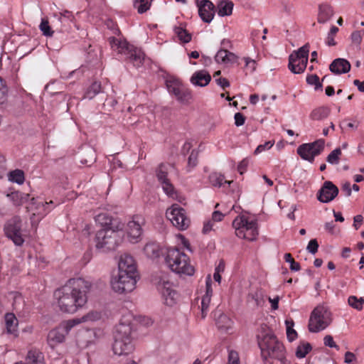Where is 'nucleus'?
<instances>
[{
	"mask_svg": "<svg viewBox=\"0 0 364 364\" xmlns=\"http://www.w3.org/2000/svg\"><path fill=\"white\" fill-rule=\"evenodd\" d=\"M90 287V282L84 278L70 279L65 285L54 292L60 310L64 313H75L87 303V294Z\"/></svg>",
	"mask_w": 364,
	"mask_h": 364,
	"instance_id": "obj_1",
	"label": "nucleus"
},
{
	"mask_svg": "<svg viewBox=\"0 0 364 364\" xmlns=\"http://www.w3.org/2000/svg\"><path fill=\"white\" fill-rule=\"evenodd\" d=\"M139 274L134 257L128 254H122L118 262V274L111 280L112 289L117 293L131 292L135 289Z\"/></svg>",
	"mask_w": 364,
	"mask_h": 364,
	"instance_id": "obj_2",
	"label": "nucleus"
},
{
	"mask_svg": "<svg viewBox=\"0 0 364 364\" xmlns=\"http://www.w3.org/2000/svg\"><path fill=\"white\" fill-rule=\"evenodd\" d=\"M108 42L114 53L124 58L134 67H139L143 64L145 56L144 52L141 49L129 44L125 38L112 36L108 38Z\"/></svg>",
	"mask_w": 364,
	"mask_h": 364,
	"instance_id": "obj_3",
	"label": "nucleus"
},
{
	"mask_svg": "<svg viewBox=\"0 0 364 364\" xmlns=\"http://www.w3.org/2000/svg\"><path fill=\"white\" fill-rule=\"evenodd\" d=\"M258 344L262 353L284 363L285 348L269 329H265L257 335Z\"/></svg>",
	"mask_w": 364,
	"mask_h": 364,
	"instance_id": "obj_4",
	"label": "nucleus"
},
{
	"mask_svg": "<svg viewBox=\"0 0 364 364\" xmlns=\"http://www.w3.org/2000/svg\"><path fill=\"white\" fill-rule=\"evenodd\" d=\"M132 328L129 323L121 321L114 332V341L112 350L114 354L122 355L132 353L134 346L132 337Z\"/></svg>",
	"mask_w": 364,
	"mask_h": 364,
	"instance_id": "obj_5",
	"label": "nucleus"
},
{
	"mask_svg": "<svg viewBox=\"0 0 364 364\" xmlns=\"http://www.w3.org/2000/svg\"><path fill=\"white\" fill-rule=\"evenodd\" d=\"M165 260L171 271L178 274L191 276L195 272L188 256L179 248L169 247L167 250Z\"/></svg>",
	"mask_w": 364,
	"mask_h": 364,
	"instance_id": "obj_6",
	"label": "nucleus"
},
{
	"mask_svg": "<svg viewBox=\"0 0 364 364\" xmlns=\"http://www.w3.org/2000/svg\"><path fill=\"white\" fill-rule=\"evenodd\" d=\"M235 235L249 241H254L258 235V226L256 220L245 215H239L232 222Z\"/></svg>",
	"mask_w": 364,
	"mask_h": 364,
	"instance_id": "obj_7",
	"label": "nucleus"
},
{
	"mask_svg": "<svg viewBox=\"0 0 364 364\" xmlns=\"http://www.w3.org/2000/svg\"><path fill=\"white\" fill-rule=\"evenodd\" d=\"M117 228H102L95 235V247L102 251L114 250L121 241V236Z\"/></svg>",
	"mask_w": 364,
	"mask_h": 364,
	"instance_id": "obj_8",
	"label": "nucleus"
},
{
	"mask_svg": "<svg viewBox=\"0 0 364 364\" xmlns=\"http://www.w3.org/2000/svg\"><path fill=\"white\" fill-rule=\"evenodd\" d=\"M331 314L324 306H316L311 314L309 330L317 333L324 330L331 322Z\"/></svg>",
	"mask_w": 364,
	"mask_h": 364,
	"instance_id": "obj_9",
	"label": "nucleus"
},
{
	"mask_svg": "<svg viewBox=\"0 0 364 364\" xmlns=\"http://www.w3.org/2000/svg\"><path fill=\"white\" fill-rule=\"evenodd\" d=\"M156 287L162 300L166 306H173L178 299V294L173 289V283L170 281L169 274L163 273L159 277Z\"/></svg>",
	"mask_w": 364,
	"mask_h": 364,
	"instance_id": "obj_10",
	"label": "nucleus"
},
{
	"mask_svg": "<svg viewBox=\"0 0 364 364\" xmlns=\"http://www.w3.org/2000/svg\"><path fill=\"white\" fill-rule=\"evenodd\" d=\"M168 92L182 104H189L193 95L191 90L179 79L170 77L166 80Z\"/></svg>",
	"mask_w": 364,
	"mask_h": 364,
	"instance_id": "obj_11",
	"label": "nucleus"
},
{
	"mask_svg": "<svg viewBox=\"0 0 364 364\" xmlns=\"http://www.w3.org/2000/svg\"><path fill=\"white\" fill-rule=\"evenodd\" d=\"M168 165L161 164L156 170V175L158 181L161 183L162 188L165 193L173 200L182 203L185 198L178 193L174 188L172 183L168 178Z\"/></svg>",
	"mask_w": 364,
	"mask_h": 364,
	"instance_id": "obj_12",
	"label": "nucleus"
},
{
	"mask_svg": "<svg viewBox=\"0 0 364 364\" xmlns=\"http://www.w3.org/2000/svg\"><path fill=\"white\" fill-rule=\"evenodd\" d=\"M309 52V46L306 43L289 55V68L292 73L299 74L305 70L308 62Z\"/></svg>",
	"mask_w": 364,
	"mask_h": 364,
	"instance_id": "obj_13",
	"label": "nucleus"
},
{
	"mask_svg": "<svg viewBox=\"0 0 364 364\" xmlns=\"http://www.w3.org/2000/svg\"><path fill=\"white\" fill-rule=\"evenodd\" d=\"M76 326L75 321L72 319L60 323L56 328L51 330L48 335V343L54 348L58 344L65 341L66 336L70 331Z\"/></svg>",
	"mask_w": 364,
	"mask_h": 364,
	"instance_id": "obj_14",
	"label": "nucleus"
},
{
	"mask_svg": "<svg viewBox=\"0 0 364 364\" xmlns=\"http://www.w3.org/2000/svg\"><path fill=\"white\" fill-rule=\"evenodd\" d=\"M166 215L173 225L180 230H186L191 224V220L187 216L186 210L177 204H173L168 208Z\"/></svg>",
	"mask_w": 364,
	"mask_h": 364,
	"instance_id": "obj_15",
	"label": "nucleus"
},
{
	"mask_svg": "<svg viewBox=\"0 0 364 364\" xmlns=\"http://www.w3.org/2000/svg\"><path fill=\"white\" fill-rule=\"evenodd\" d=\"M324 143L323 139H318L312 143L303 144L298 147L297 154L301 159L313 162L314 158L323 151Z\"/></svg>",
	"mask_w": 364,
	"mask_h": 364,
	"instance_id": "obj_16",
	"label": "nucleus"
},
{
	"mask_svg": "<svg viewBox=\"0 0 364 364\" xmlns=\"http://www.w3.org/2000/svg\"><path fill=\"white\" fill-rule=\"evenodd\" d=\"M21 223V219L18 216H15L7 222L4 228L6 235L18 246H21L24 242Z\"/></svg>",
	"mask_w": 364,
	"mask_h": 364,
	"instance_id": "obj_17",
	"label": "nucleus"
},
{
	"mask_svg": "<svg viewBox=\"0 0 364 364\" xmlns=\"http://www.w3.org/2000/svg\"><path fill=\"white\" fill-rule=\"evenodd\" d=\"M144 218L141 215H134L127 225V232L129 241L136 243L140 239L142 234L141 226L144 224Z\"/></svg>",
	"mask_w": 364,
	"mask_h": 364,
	"instance_id": "obj_18",
	"label": "nucleus"
},
{
	"mask_svg": "<svg viewBox=\"0 0 364 364\" xmlns=\"http://www.w3.org/2000/svg\"><path fill=\"white\" fill-rule=\"evenodd\" d=\"M198 15L204 23H210L215 14V6L210 0H195Z\"/></svg>",
	"mask_w": 364,
	"mask_h": 364,
	"instance_id": "obj_19",
	"label": "nucleus"
},
{
	"mask_svg": "<svg viewBox=\"0 0 364 364\" xmlns=\"http://www.w3.org/2000/svg\"><path fill=\"white\" fill-rule=\"evenodd\" d=\"M53 204V200H50L49 202H43L42 200H39L38 199L32 198L31 203L28 208L33 211V215H38L41 218H43L49 212H50V210L54 208Z\"/></svg>",
	"mask_w": 364,
	"mask_h": 364,
	"instance_id": "obj_20",
	"label": "nucleus"
},
{
	"mask_svg": "<svg viewBox=\"0 0 364 364\" xmlns=\"http://www.w3.org/2000/svg\"><path fill=\"white\" fill-rule=\"evenodd\" d=\"M338 193V188L331 181L324 182L318 195V199L322 203L333 200Z\"/></svg>",
	"mask_w": 364,
	"mask_h": 364,
	"instance_id": "obj_21",
	"label": "nucleus"
},
{
	"mask_svg": "<svg viewBox=\"0 0 364 364\" xmlns=\"http://www.w3.org/2000/svg\"><path fill=\"white\" fill-rule=\"evenodd\" d=\"M330 21H336V23H343L341 16L336 18L333 15L332 7L328 4H322L318 7V22L326 23Z\"/></svg>",
	"mask_w": 364,
	"mask_h": 364,
	"instance_id": "obj_22",
	"label": "nucleus"
},
{
	"mask_svg": "<svg viewBox=\"0 0 364 364\" xmlns=\"http://www.w3.org/2000/svg\"><path fill=\"white\" fill-rule=\"evenodd\" d=\"M96 223L101 225L103 228L122 229L123 225L117 218H112L106 213L97 215L95 218Z\"/></svg>",
	"mask_w": 364,
	"mask_h": 364,
	"instance_id": "obj_23",
	"label": "nucleus"
},
{
	"mask_svg": "<svg viewBox=\"0 0 364 364\" xmlns=\"http://www.w3.org/2000/svg\"><path fill=\"white\" fill-rule=\"evenodd\" d=\"M215 6V14L220 17H224L232 14L234 4L230 0H218Z\"/></svg>",
	"mask_w": 364,
	"mask_h": 364,
	"instance_id": "obj_24",
	"label": "nucleus"
},
{
	"mask_svg": "<svg viewBox=\"0 0 364 364\" xmlns=\"http://www.w3.org/2000/svg\"><path fill=\"white\" fill-rule=\"evenodd\" d=\"M211 80L210 75L205 70L195 72L191 77V82L196 86L205 87Z\"/></svg>",
	"mask_w": 364,
	"mask_h": 364,
	"instance_id": "obj_25",
	"label": "nucleus"
},
{
	"mask_svg": "<svg viewBox=\"0 0 364 364\" xmlns=\"http://www.w3.org/2000/svg\"><path fill=\"white\" fill-rule=\"evenodd\" d=\"M329 69L335 74L346 73L350 70V64L346 59L337 58L331 63Z\"/></svg>",
	"mask_w": 364,
	"mask_h": 364,
	"instance_id": "obj_26",
	"label": "nucleus"
},
{
	"mask_svg": "<svg viewBox=\"0 0 364 364\" xmlns=\"http://www.w3.org/2000/svg\"><path fill=\"white\" fill-rule=\"evenodd\" d=\"M238 57L235 53L228 51V49L219 50L215 56V60L218 63H235Z\"/></svg>",
	"mask_w": 364,
	"mask_h": 364,
	"instance_id": "obj_27",
	"label": "nucleus"
},
{
	"mask_svg": "<svg viewBox=\"0 0 364 364\" xmlns=\"http://www.w3.org/2000/svg\"><path fill=\"white\" fill-rule=\"evenodd\" d=\"M5 326L6 333L12 334L15 337L18 336V321L15 314L13 313H7L4 316Z\"/></svg>",
	"mask_w": 364,
	"mask_h": 364,
	"instance_id": "obj_28",
	"label": "nucleus"
},
{
	"mask_svg": "<svg viewBox=\"0 0 364 364\" xmlns=\"http://www.w3.org/2000/svg\"><path fill=\"white\" fill-rule=\"evenodd\" d=\"M6 196L15 206L23 205L29 198V194L19 191H12L7 193Z\"/></svg>",
	"mask_w": 364,
	"mask_h": 364,
	"instance_id": "obj_29",
	"label": "nucleus"
},
{
	"mask_svg": "<svg viewBox=\"0 0 364 364\" xmlns=\"http://www.w3.org/2000/svg\"><path fill=\"white\" fill-rule=\"evenodd\" d=\"M102 314L100 311H90L87 314L84 315L81 318H73L72 321H75L76 326L85 323V322H92L97 321L102 318Z\"/></svg>",
	"mask_w": 364,
	"mask_h": 364,
	"instance_id": "obj_30",
	"label": "nucleus"
},
{
	"mask_svg": "<svg viewBox=\"0 0 364 364\" xmlns=\"http://www.w3.org/2000/svg\"><path fill=\"white\" fill-rule=\"evenodd\" d=\"M44 357L41 352L38 350H30L26 357L27 364H44Z\"/></svg>",
	"mask_w": 364,
	"mask_h": 364,
	"instance_id": "obj_31",
	"label": "nucleus"
},
{
	"mask_svg": "<svg viewBox=\"0 0 364 364\" xmlns=\"http://www.w3.org/2000/svg\"><path fill=\"white\" fill-rule=\"evenodd\" d=\"M174 33L181 43H187L192 39V34L181 26L174 27Z\"/></svg>",
	"mask_w": 364,
	"mask_h": 364,
	"instance_id": "obj_32",
	"label": "nucleus"
},
{
	"mask_svg": "<svg viewBox=\"0 0 364 364\" xmlns=\"http://www.w3.org/2000/svg\"><path fill=\"white\" fill-rule=\"evenodd\" d=\"M330 114V109L327 107H319L314 109L310 114L313 120H322L326 119Z\"/></svg>",
	"mask_w": 364,
	"mask_h": 364,
	"instance_id": "obj_33",
	"label": "nucleus"
},
{
	"mask_svg": "<svg viewBox=\"0 0 364 364\" xmlns=\"http://www.w3.org/2000/svg\"><path fill=\"white\" fill-rule=\"evenodd\" d=\"M144 251L148 257L152 259L159 256V246L156 242L147 243L144 248Z\"/></svg>",
	"mask_w": 364,
	"mask_h": 364,
	"instance_id": "obj_34",
	"label": "nucleus"
},
{
	"mask_svg": "<svg viewBox=\"0 0 364 364\" xmlns=\"http://www.w3.org/2000/svg\"><path fill=\"white\" fill-rule=\"evenodd\" d=\"M232 324V320L225 314H221L216 321V325L220 330L228 331Z\"/></svg>",
	"mask_w": 364,
	"mask_h": 364,
	"instance_id": "obj_35",
	"label": "nucleus"
},
{
	"mask_svg": "<svg viewBox=\"0 0 364 364\" xmlns=\"http://www.w3.org/2000/svg\"><path fill=\"white\" fill-rule=\"evenodd\" d=\"M209 180L212 186L220 187L223 183L230 184L232 181L225 180L223 175L219 173H213L209 176Z\"/></svg>",
	"mask_w": 364,
	"mask_h": 364,
	"instance_id": "obj_36",
	"label": "nucleus"
},
{
	"mask_svg": "<svg viewBox=\"0 0 364 364\" xmlns=\"http://www.w3.org/2000/svg\"><path fill=\"white\" fill-rule=\"evenodd\" d=\"M101 83L99 82H94L91 84V85L87 88V91L85 93V98L91 100L96 96L98 93L101 92Z\"/></svg>",
	"mask_w": 364,
	"mask_h": 364,
	"instance_id": "obj_37",
	"label": "nucleus"
},
{
	"mask_svg": "<svg viewBox=\"0 0 364 364\" xmlns=\"http://www.w3.org/2000/svg\"><path fill=\"white\" fill-rule=\"evenodd\" d=\"M8 177L9 181L18 184L23 183L25 180L24 173L20 169H16L10 171L8 174Z\"/></svg>",
	"mask_w": 364,
	"mask_h": 364,
	"instance_id": "obj_38",
	"label": "nucleus"
},
{
	"mask_svg": "<svg viewBox=\"0 0 364 364\" xmlns=\"http://www.w3.org/2000/svg\"><path fill=\"white\" fill-rule=\"evenodd\" d=\"M311 346L309 343L301 342L296 348V356L299 358H304L311 350Z\"/></svg>",
	"mask_w": 364,
	"mask_h": 364,
	"instance_id": "obj_39",
	"label": "nucleus"
},
{
	"mask_svg": "<svg viewBox=\"0 0 364 364\" xmlns=\"http://www.w3.org/2000/svg\"><path fill=\"white\" fill-rule=\"evenodd\" d=\"M151 6V0H135L134 7L139 14H143L148 11Z\"/></svg>",
	"mask_w": 364,
	"mask_h": 364,
	"instance_id": "obj_40",
	"label": "nucleus"
},
{
	"mask_svg": "<svg viewBox=\"0 0 364 364\" xmlns=\"http://www.w3.org/2000/svg\"><path fill=\"white\" fill-rule=\"evenodd\" d=\"M341 154L342 152L341 148H336L328 154L326 158V161L333 165L338 164Z\"/></svg>",
	"mask_w": 364,
	"mask_h": 364,
	"instance_id": "obj_41",
	"label": "nucleus"
},
{
	"mask_svg": "<svg viewBox=\"0 0 364 364\" xmlns=\"http://www.w3.org/2000/svg\"><path fill=\"white\" fill-rule=\"evenodd\" d=\"M348 302L351 307L357 310H361L363 309L364 300L363 298L358 299L355 296H350L348 297Z\"/></svg>",
	"mask_w": 364,
	"mask_h": 364,
	"instance_id": "obj_42",
	"label": "nucleus"
},
{
	"mask_svg": "<svg viewBox=\"0 0 364 364\" xmlns=\"http://www.w3.org/2000/svg\"><path fill=\"white\" fill-rule=\"evenodd\" d=\"M338 32V28L336 26H332L331 30L328 33V36L326 39V43L328 46H334L336 45V42L334 40V38L337 33Z\"/></svg>",
	"mask_w": 364,
	"mask_h": 364,
	"instance_id": "obj_43",
	"label": "nucleus"
},
{
	"mask_svg": "<svg viewBox=\"0 0 364 364\" xmlns=\"http://www.w3.org/2000/svg\"><path fill=\"white\" fill-rule=\"evenodd\" d=\"M211 297L208 296H203L201 299V314L202 318H205L209 310V306L210 304Z\"/></svg>",
	"mask_w": 364,
	"mask_h": 364,
	"instance_id": "obj_44",
	"label": "nucleus"
},
{
	"mask_svg": "<svg viewBox=\"0 0 364 364\" xmlns=\"http://www.w3.org/2000/svg\"><path fill=\"white\" fill-rule=\"evenodd\" d=\"M364 36V30L355 31L350 35V39L353 44L359 46Z\"/></svg>",
	"mask_w": 364,
	"mask_h": 364,
	"instance_id": "obj_45",
	"label": "nucleus"
},
{
	"mask_svg": "<svg viewBox=\"0 0 364 364\" xmlns=\"http://www.w3.org/2000/svg\"><path fill=\"white\" fill-rule=\"evenodd\" d=\"M8 87L1 77H0V105L7 100Z\"/></svg>",
	"mask_w": 364,
	"mask_h": 364,
	"instance_id": "obj_46",
	"label": "nucleus"
},
{
	"mask_svg": "<svg viewBox=\"0 0 364 364\" xmlns=\"http://www.w3.org/2000/svg\"><path fill=\"white\" fill-rule=\"evenodd\" d=\"M243 60L245 63V68L247 72L252 73L256 70L257 62L255 60H252L249 57H245L243 58Z\"/></svg>",
	"mask_w": 364,
	"mask_h": 364,
	"instance_id": "obj_47",
	"label": "nucleus"
},
{
	"mask_svg": "<svg viewBox=\"0 0 364 364\" xmlns=\"http://www.w3.org/2000/svg\"><path fill=\"white\" fill-rule=\"evenodd\" d=\"M308 84L315 85V89L318 90L322 87V84L319 82V77L317 75H310L306 77Z\"/></svg>",
	"mask_w": 364,
	"mask_h": 364,
	"instance_id": "obj_48",
	"label": "nucleus"
},
{
	"mask_svg": "<svg viewBox=\"0 0 364 364\" xmlns=\"http://www.w3.org/2000/svg\"><path fill=\"white\" fill-rule=\"evenodd\" d=\"M274 144V141H268L263 144H259L254 151L255 154H259L264 151L269 150Z\"/></svg>",
	"mask_w": 364,
	"mask_h": 364,
	"instance_id": "obj_49",
	"label": "nucleus"
},
{
	"mask_svg": "<svg viewBox=\"0 0 364 364\" xmlns=\"http://www.w3.org/2000/svg\"><path fill=\"white\" fill-rule=\"evenodd\" d=\"M198 161V153L193 150L188 159V167L190 171L197 165Z\"/></svg>",
	"mask_w": 364,
	"mask_h": 364,
	"instance_id": "obj_50",
	"label": "nucleus"
},
{
	"mask_svg": "<svg viewBox=\"0 0 364 364\" xmlns=\"http://www.w3.org/2000/svg\"><path fill=\"white\" fill-rule=\"evenodd\" d=\"M228 364H240V358L237 351L233 350L229 351Z\"/></svg>",
	"mask_w": 364,
	"mask_h": 364,
	"instance_id": "obj_51",
	"label": "nucleus"
},
{
	"mask_svg": "<svg viewBox=\"0 0 364 364\" xmlns=\"http://www.w3.org/2000/svg\"><path fill=\"white\" fill-rule=\"evenodd\" d=\"M286 323H287V338L289 341H293L294 340L296 339V336H297V333L296 331L293 329L289 325V322L288 321H286Z\"/></svg>",
	"mask_w": 364,
	"mask_h": 364,
	"instance_id": "obj_52",
	"label": "nucleus"
},
{
	"mask_svg": "<svg viewBox=\"0 0 364 364\" xmlns=\"http://www.w3.org/2000/svg\"><path fill=\"white\" fill-rule=\"evenodd\" d=\"M318 248V243L316 239H312L309 241L307 245V250L311 253L315 254L317 252Z\"/></svg>",
	"mask_w": 364,
	"mask_h": 364,
	"instance_id": "obj_53",
	"label": "nucleus"
},
{
	"mask_svg": "<svg viewBox=\"0 0 364 364\" xmlns=\"http://www.w3.org/2000/svg\"><path fill=\"white\" fill-rule=\"evenodd\" d=\"M39 28L46 36H52L54 33L49 24H39Z\"/></svg>",
	"mask_w": 364,
	"mask_h": 364,
	"instance_id": "obj_54",
	"label": "nucleus"
},
{
	"mask_svg": "<svg viewBox=\"0 0 364 364\" xmlns=\"http://www.w3.org/2000/svg\"><path fill=\"white\" fill-rule=\"evenodd\" d=\"M235 124L237 127L242 126L245 122V117L240 112H237L235 114Z\"/></svg>",
	"mask_w": 364,
	"mask_h": 364,
	"instance_id": "obj_55",
	"label": "nucleus"
},
{
	"mask_svg": "<svg viewBox=\"0 0 364 364\" xmlns=\"http://www.w3.org/2000/svg\"><path fill=\"white\" fill-rule=\"evenodd\" d=\"M215 82L223 90H225L230 85L229 80L225 77H218L215 79Z\"/></svg>",
	"mask_w": 364,
	"mask_h": 364,
	"instance_id": "obj_56",
	"label": "nucleus"
},
{
	"mask_svg": "<svg viewBox=\"0 0 364 364\" xmlns=\"http://www.w3.org/2000/svg\"><path fill=\"white\" fill-rule=\"evenodd\" d=\"M249 161L247 159H244L242 160L240 164L237 166V171L240 172V174H243L248 166Z\"/></svg>",
	"mask_w": 364,
	"mask_h": 364,
	"instance_id": "obj_57",
	"label": "nucleus"
},
{
	"mask_svg": "<svg viewBox=\"0 0 364 364\" xmlns=\"http://www.w3.org/2000/svg\"><path fill=\"white\" fill-rule=\"evenodd\" d=\"M323 342L325 346H328L330 348H338V346L334 342L333 337L330 335H327L324 337Z\"/></svg>",
	"mask_w": 364,
	"mask_h": 364,
	"instance_id": "obj_58",
	"label": "nucleus"
},
{
	"mask_svg": "<svg viewBox=\"0 0 364 364\" xmlns=\"http://www.w3.org/2000/svg\"><path fill=\"white\" fill-rule=\"evenodd\" d=\"M203 296H208L210 297H212L213 296L212 281L210 276H208L206 279L205 294Z\"/></svg>",
	"mask_w": 364,
	"mask_h": 364,
	"instance_id": "obj_59",
	"label": "nucleus"
},
{
	"mask_svg": "<svg viewBox=\"0 0 364 364\" xmlns=\"http://www.w3.org/2000/svg\"><path fill=\"white\" fill-rule=\"evenodd\" d=\"M225 215L218 210H215L212 214V220L215 222H220L223 220Z\"/></svg>",
	"mask_w": 364,
	"mask_h": 364,
	"instance_id": "obj_60",
	"label": "nucleus"
},
{
	"mask_svg": "<svg viewBox=\"0 0 364 364\" xmlns=\"http://www.w3.org/2000/svg\"><path fill=\"white\" fill-rule=\"evenodd\" d=\"M213 225L214 222L212 220L205 223L203 228V233H208L210 230H213Z\"/></svg>",
	"mask_w": 364,
	"mask_h": 364,
	"instance_id": "obj_61",
	"label": "nucleus"
},
{
	"mask_svg": "<svg viewBox=\"0 0 364 364\" xmlns=\"http://www.w3.org/2000/svg\"><path fill=\"white\" fill-rule=\"evenodd\" d=\"M6 166L5 164V158L3 156H0V177L5 173Z\"/></svg>",
	"mask_w": 364,
	"mask_h": 364,
	"instance_id": "obj_62",
	"label": "nucleus"
},
{
	"mask_svg": "<svg viewBox=\"0 0 364 364\" xmlns=\"http://www.w3.org/2000/svg\"><path fill=\"white\" fill-rule=\"evenodd\" d=\"M353 220H354L353 226L356 230H358L359 228L360 225L362 224L363 216L361 215H357L354 217Z\"/></svg>",
	"mask_w": 364,
	"mask_h": 364,
	"instance_id": "obj_63",
	"label": "nucleus"
},
{
	"mask_svg": "<svg viewBox=\"0 0 364 364\" xmlns=\"http://www.w3.org/2000/svg\"><path fill=\"white\" fill-rule=\"evenodd\" d=\"M60 16H61V17H60V20L61 21H73V16L71 15V14L69 11H65L63 14H60Z\"/></svg>",
	"mask_w": 364,
	"mask_h": 364,
	"instance_id": "obj_64",
	"label": "nucleus"
}]
</instances>
